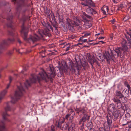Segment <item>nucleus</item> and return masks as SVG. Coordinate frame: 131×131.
I'll list each match as a JSON object with an SVG mask.
<instances>
[{
    "instance_id": "nucleus-27",
    "label": "nucleus",
    "mask_w": 131,
    "mask_h": 131,
    "mask_svg": "<svg viewBox=\"0 0 131 131\" xmlns=\"http://www.w3.org/2000/svg\"><path fill=\"white\" fill-rule=\"evenodd\" d=\"M109 107L111 109L112 111H113V112L114 111L116 110L114 104L113 103L110 104L109 105Z\"/></svg>"
},
{
    "instance_id": "nucleus-4",
    "label": "nucleus",
    "mask_w": 131,
    "mask_h": 131,
    "mask_svg": "<svg viewBox=\"0 0 131 131\" xmlns=\"http://www.w3.org/2000/svg\"><path fill=\"white\" fill-rule=\"evenodd\" d=\"M25 92L24 89L23 87L21 84L20 83V86H17V89L15 91L14 97L12 98L11 102L14 103L23 95Z\"/></svg>"
},
{
    "instance_id": "nucleus-44",
    "label": "nucleus",
    "mask_w": 131,
    "mask_h": 131,
    "mask_svg": "<svg viewBox=\"0 0 131 131\" xmlns=\"http://www.w3.org/2000/svg\"><path fill=\"white\" fill-rule=\"evenodd\" d=\"M92 13L91 14L93 15V14H95L96 13V12L93 9H92Z\"/></svg>"
},
{
    "instance_id": "nucleus-19",
    "label": "nucleus",
    "mask_w": 131,
    "mask_h": 131,
    "mask_svg": "<svg viewBox=\"0 0 131 131\" xmlns=\"http://www.w3.org/2000/svg\"><path fill=\"white\" fill-rule=\"evenodd\" d=\"M113 112V119L114 121H116L119 117V111L118 110H116Z\"/></svg>"
},
{
    "instance_id": "nucleus-40",
    "label": "nucleus",
    "mask_w": 131,
    "mask_h": 131,
    "mask_svg": "<svg viewBox=\"0 0 131 131\" xmlns=\"http://www.w3.org/2000/svg\"><path fill=\"white\" fill-rule=\"evenodd\" d=\"M88 65L87 63L86 62H84L83 63H82V65L84 69V67L87 66Z\"/></svg>"
},
{
    "instance_id": "nucleus-20",
    "label": "nucleus",
    "mask_w": 131,
    "mask_h": 131,
    "mask_svg": "<svg viewBox=\"0 0 131 131\" xmlns=\"http://www.w3.org/2000/svg\"><path fill=\"white\" fill-rule=\"evenodd\" d=\"M5 123L3 121L0 123V131H5Z\"/></svg>"
},
{
    "instance_id": "nucleus-5",
    "label": "nucleus",
    "mask_w": 131,
    "mask_h": 131,
    "mask_svg": "<svg viewBox=\"0 0 131 131\" xmlns=\"http://www.w3.org/2000/svg\"><path fill=\"white\" fill-rule=\"evenodd\" d=\"M125 37L128 42H127L125 40L123 39L122 42V46L121 47L124 53L129 51L131 46V39H130L127 35H125Z\"/></svg>"
},
{
    "instance_id": "nucleus-49",
    "label": "nucleus",
    "mask_w": 131,
    "mask_h": 131,
    "mask_svg": "<svg viewBox=\"0 0 131 131\" xmlns=\"http://www.w3.org/2000/svg\"><path fill=\"white\" fill-rule=\"evenodd\" d=\"M128 123V126L129 128H131V121H129Z\"/></svg>"
},
{
    "instance_id": "nucleus-42",
    "label": "nucleus",
    "mask_w": 131,
    "mask_h": 131,
    "mask_svg": "<svg viewBox=\"0 0 131 131\" xmlns=\"http://www.w3.org/2000/svg\"><path fill=\"white\" fill-rule=\"evenodd\" d=\"M50 9H49L46 11V13L48 16L50 15Z\"/></svg>"
},
{
    "instance_id": "nucleus-15",
    "label": "nucleus",
    "mask_w": 131,
    "mask_h": 131,
    "mask_svg": "<svg viewBox=\"0 0 131 131\" xmlns=\"http://www.w3.org/2000/svg\"><path fill=\"white\" fill-rule=\"evenodd\" d=\"M81 4L86 7H91L92 4L91 0H86L84 3L81 2Z\"/></svg>"
},
{
    "instance_id": "nucleus-7",
    "label": "nucleus",
    "mask_w": 131,
    "mask_h": 131,
    "mask_svg": "<svg viewBox=\"0 0 131 131\" xmlns=\"http://www.w3.org/2000/svg\"><path fill=\"white\" fill-rule=\"evenodd\" d=\"M69 69L73 73H74L76 70H78L79 69L76 64L70 62L68 67Z\"/></svg>"
},
{
    "instance_id": "nucleus-33",
    "label": "nucleus",
    "mask_w": 131,
    "mask_h": 131,
    "mask_svg": "<svg viewBox=\"0 0 131 131\" xmlns=\"http://www.w3.org/2000/svg\"><path fill=\"white\" fill-rule=\"evenodd\" d=\"M66 47L65 51H67L70 49L71 47V45L70 44H69L68 43L64 45V46L63 47V48H64V47Z\"/></svg>"
},
{
    "instance_id": "nucleus-11",
    "label": "nucleus",
    "mask_w": 131,
    "mask_h": 131,
    "mask_svg": "<svg viewBox=\"0 0 131 131\" xmlns=\"http://www.w3.org/2000/svg\"><path fill=\"white\" fill-rule=\"evenodd\" d=\"M5 109L6 112L3 113L2 114V116L3 119L6 120L7 119V116H8V115L7 114L6 112L7 111H10L11 109L10 106L8 105H7Z\"/></svg>"
},
{
    "instance_id": "nucleus-6",
    "label": "nucleus",
    "mask_w": 131,
    "mask_h": 131,
    "mask_svg": "<svg viewBox=\"0 0 131 131\" xmlns=\"http://www.w3.org/2000/svg\"><path fill=\"white\" fill-rule=\"evenodd\" d=\"M74 115V112L73 111L71 110L69 113L66 115L65 119L66 120H68L69 118V122L71 123L72 121Z\"/></svg>"
},
{
    "instance_id": "nucleus-41",
    "label": "nucleus",
    "mask_w": 131,
    "mask_h": 131,
    "mask_svg": "<svg viewBox=\"0 0 131 131\" xmlns=\"http://www.w3.org/2000/svg\"><path fill=\"white\" fill-rule=\"evenodd\" d=\"M82 124L81 126L79 127V129L81 130H83L84 128V124L81 123Z\"/></svg>"
},
{
    "instance_id": "nucleus-56",
    "label": "nucleus",
    "mask_w": 131,
    "mask_h": 131,
    "mask_svg": "<svg viewBox=\"0 0 131 131\" xmlns=\"http://www.w3.org/2000/svg\"><path fill=\"white\" fill-rule=\"evenodd\" d=\"M104 37H99L98 38V39H104Z\"/></svg>"
},
{
    "instance_id": "nucleus-61",
    "label": "nucleus",
    "mask_w": 131,
    "mask_h": 131,
    "mask_svg": "<svg viewBox=\"0 0 131 131\" xmlns=\"http://www.w3.org/2000/svg\"><path fill=\"white\" fill-rule=\"evenodd\" d=\"M100 33H98V34H96L95 35V36H96L97 35H100Z\"/></svg>"
},
{
    "instance_id": "nucleus-57",
    "label": "nucleus",
    "mask_w": 131,
    "mask_h": 131,
    "mask_svg": "<svg viewBox=\"0 0 131 131\" xmlns=\"http://www.w3.org/2000/svg\"><path fill=\"white\" fill-rule=\"evenodd\" d=\"M15 49L16 50V51H17V52H19V49Z\"/></svg>"
},
{
    "instance_id": "nucleus-39",
    "label": "nucleus",
    "mask_w": 131,
    "mask_h": 131,
    "mask_svg": "<svg viewBox=\"0 0 131 131\" xmlns=\"http://www.w3.org/2000/svg\"><path fill=\"white\" fill-rule=\"evenodd\" d=\"M59 20V23L63 22V18L62 17H59L58 18Z\"/></svg>"
},
{
    "instance_id": "nucleus-63",
    "label": "nucleus",
    "mask_w": 131,
    "mask_h": 131,
    "mask_svg": "<svg viewBox=\"0 0 131 131\" xmlns=\"http://www.w3.org/2000/svg\"><path fill=\"white\" fill-rule=\"evenodd\" d=\"M99 42H102L103 43H104L103 42V41H99Z\"/></svg>"
},
{
    "instance_id": "nucleus-59",
    "label": "nucleus",
    "mask_w": 131,
    "mask_h": 131,
    "mask_svg": "<svg viewBox=\"0 0 131 131\" xmlns=\"http://www.w3.org/2000/svg\"><path fill=\"white\" fill-rule=\"evenodd\" d=\"M113 1L114 3H117L115 1V0H113Z\"/></svg>"
},
{
    "instance_id": "nucleus-34",
    "label": "nucleus",
    "mask_w": 131,
    "mask_h": 131,
    "mask_svg": "<svg viewBox=\"0 0 131 131\" xmlns=\"http://www.w3.org/2000/svg\"><path fill=\"white\" fill-rule=\"evenodd\" d=\"M75 126V124L74 123H71L70 125V127H69L68 130L69 131H72L73 129V128Z\"/></svg>"
},
{
    "instance_id": "nucleus-8",
    "label": "nucleus",
    "mask_w": 131,
    "mask_h": 131,
    "mask_svg": "<svg viewBox=\"0 0 131 131\" xmlns=\"http://www.w3.org/2000/svg\"><path fill=\"white\" fill-rule=\"evenodd\" d=\"M63 122L59 121L57 125L58 127L60 128L62 130H66L68 127V125L67 124H63Z\"/></svg>"
},
{
    "instance_id": "nucleus-62",
    "label": "nucleus",
    "mask_w": 131,
    "mask_h": 131,
    "mask_svg": "<svg viewBox=\"0 0 131 131\" xmlns=\"http://www.w3.org/2000/svg\"><path fill=\"white\" fill-rule=\"evenodd\" d=\"M79 45V43H78L77 44H76V45H75V46H78Z\"/></svg>"
},
{
    "instance_id": "nucleus-22",
    "label": "nucleus",
    "mask_w": 131,
    "mask_h": 131,
    "mask_svg": "<svg viewBox=\"0 0 131 131\" xmlns=\"http://www.w3.org/2000/svg\"><path fill=\"white\" fill-rule=\"evenodd\" d=\"M129 90L126 89H124L123 90L122 92V94L124 95V96L126 98V97L128 96L129 94Z\"/></svg>"
},
{
    "instance_id": "nucleus-52",
    "label": "nucleus",
    "mask_w": 131,
    "mask_h": 131,
    "mask_svg": "<svg viewBox=\"0 0 131 131\" xmlns=\"http://www.w3.org/2000/svg\"><path fill=\"white\" fill-rule=\"evenodd\" d=\"M126 86L128 89V90H129L130 89V86L129 84H126Z\"/></svg>"
},
{
    "instance_id": "nucleus-51",
    "label": "nucleus",
    "mask_w": 131,
    "mask_h": 131,
    "mask_svg": "<svg viewBox=\"0 0 131 131\" xmlns=\"http://www.w3.org/2000/svg\"><path fill=\"white\" fill-rule=\"evenodd\" d=\"M17 41L19 44H20L22 43V42L19 38L17 39Z\"/></svg>"
},
{
    "instance_id": "nucleus-50",
    "label": "nucleus",
    "mask_w": 131,
    "mask_h": 131,
    "mask_svg": "<svg viewBox=\"0 0 131 131\" xmlns=\"http://www.w3.org/2000/svg\"><path fill=\"white\" fill-rule=\"evenodd\" d=\"M84 14L86 17H87V18H90V15H88L85 13H84Z\"/></svg>"
},
{
    "instance_id": "nucleus-26",
    "label": "nucleus",
    "mask_w": 131,
    "mask_h": 131,
    "mask_svg": "<svg viewBox=\"0 0 131 131\" xmlns=\"http://www.w3.org/2000/svg\"><path fill=\"white\" fill-rule=\"evenodd\" d=\"M88 59L89 62H90L91 65H92V64L94 62H96V60L95 59H94L93 58H90V55L88 56Z\"/></svg>"
},
{
    "instance_id": "nucleus-17",
    "label": "nucleus",
    "mask_w": 131,
    "mask_h": 131,
    "mask_svg": "<svg viewBox=\"0 0 131 131\" xmlns=\"http://www.w3.org/2000/svg\"><path fill=\"white\" fill-rule=\"evenodd\" d=\"M66 23L68 25V26H72L74 25V21H72L70 19L67 18L66 19Z\"/></svg>"
},
{
    "instance_id": "nucleus-16",
    "label": "nucleus",
    "mask_w": 131,
    "mask_h": 131,
    "mask_svg": "<svg viewBox=\"0 0 131 131\" xmlns=\"http://www.w3.org/2000/svg\"><path fill=\"white\" fill-rule=\"evenodd\" d=\"M10 86V84H9L8 85L6 89L3 91L1 93L0 95V102L1 100L4 97V96L6 94L7 92V89Z\"/></svg>"
},
{
    "instance_id": "nucleus-1",
    "label": "nucleus",
    "mask_w": 131,
    "mask_h": 131,
    "mask_svg": "<svg viewBox=\"0 0 131 131\" xmlns=\"http://www.w3.org/2000/svg\"><path fill=\"white\" fill-rule=\"evenodd\" d=\"M42 25L45 27L44 29L43 30H39V35H38L35 34L33 36H30L29 38H27V35L28 32L27 29L25 28L23 25V23L22 24L21 33L23 34V38L24 39L29 42H34L38 41L40 38L43 37V35L49 37L51 36L50 30H52V26L48 23H46L44 21L41 22Z\"/></svg>"
},
{
    "instance_id": "nucleus-21",
    "label": "nucleus",
    "mask_w": 131,
    "mask_h": 131,
    "mask_svg": "<svg viewBox=\"0 0 131 131\" xmlns=\"http://www.w3.org/2000/svg\"><path fill=\"white\" fill-rule=\"evenodd\" d=\"M13 18V16H10L8 17H7V19L9 21V24H8L7 25V26L9 27H12V22L11 20V19Z\"/></svg>"
},
{
    "instance_id": "nucleus-3",
    "label": "nucleus",
    "mask_w": 131,
    "mask_h": 131,
    "mask_svg": "<svg viewBox=\"0 0 131 131\" xmlns=\"http://www.w3.org/2000/svg\"><path fill=\"white\" fill-rule=\"evenodd\" d=\"M115 97L112 98V100L115 103L116 107L120 109L122 107V103L126 102V98L118 90L115 91Z\"/></svg>"
},
{
    "instance_id": "nucleus-32",
    "label": "nucleus",
    "mask_w": 131,
    "mask_h": 131,
    "mask_svg": "<svg viewBox=\"0 0 131 131\" xmlns=\"http://www.w3.org/2000/svg\"><path fill=\"white\" fill-rule=\"evenodd\" d=\"M87 127H88V129L93 128L92 124L91 121L87 123Z\"/></svg>"
},
{
    "instance_id": "nucleus-25",
    "label": "nucleus",
    "mask_w": 131,
    "mask_h": 131,
    "mask_svg": "<svg viewBox=\"0 0 131 131\" xmlns=\"http://www.w3.org/2000/svg\"><path fill=\"white\" fill-rule=\"evenodd\" d=\"M20 8L18 7L17 8V13L18 14L19 13H22V14H24L25 13L26 11H27V9L26 8L22 9H21V10H20Z\"/></svg>"
},
{
    "instance_id": "nucleus-54",
    "label": "nucleus",
    "mask_w": 131,
    "mask_h": 131,
    "mask_svg": "<svg viewBox=\"0 0 131 131\" xmlns=\"http://www.w3.org/2000/svg\"><path fill=\"white\" fill-rule=\"evenodd\" d=\"M89 129V131H95V130L93 128H92L90 129Z\"/></svg>"
},
{
    "instance_id": "nucleus-55",
    "label": "nucleus",
    "mask_w": 131,
    "mask_h": 131,
    "mask_svg": "<svg viewBox=\"0 0 131 131\" xmlns=\"http://www.w3.org/2000/svg\"><path fill=\"white\" fill-rule=\"evenodd\" d=\"M111 23H112L113 24H114L115 21V20L114 19H113L111 20Z\"/></svg>"
},
{
    "instance_id": "nucleus-18",
    "label": "nucleus",
    "mask_w": 131,
    "mask_h": 131,
    "mask_svg": "<svg viewBox=\"0 0 131 131\" xmlns=\"http://www.w3.org/2000/svg\"><path fill=\"white\" fill-rule=\"evenodd\" d=\"M74 25H75L77 26H79L81 24L80 21L79 20V19L76 17H74L73 18Z\"/></svg>"
},
{
    "instance_id": "nucleus-46",
    "label": "nucleus",
    "mask_w": 131,
    "mask_h": 131,
    "mask_svg": "<svg viewBox=\"0 0 131 131\" xmlns=\"http://www.w3.org/2000/svg\"><path fill=\"white\" fill-rule=\"evenodd\" d=\"M98 131H105L104 130V128L103 127H100Z\"/></svg>"
},
{
    "instance_id": "nucleus-35",
    "label": "nucleus",
    "mask_w": 131,
    "mask_h": 131,
    "mask_svg": "<svg viewBox=\"0 0 131 131\" xmlns=\"http://www.w3.org/2000/svg\"><path fill=\"white\" fill-rule=\"evenodd\" d=\"M128 122L129 121H127L126 119H124V118L122 121V123L123 124L122 125L124 126L127 124L128 125Z\"/></svg>"
},
{
    "instance_id": "nucleus-24",
    "label": "nucleus",
    "mask_w": 131,
    "mask_h": 131,
    "mask_svg": "<svg viewBox=\"0 0 131 131\" xmlns=\"http://www.w3.org/2000/svg\"><path fill=\"white\" fill-rule=\"evenodd\" d=\"M101 10L103 11V13L104 14H106V11L108 12V6H103V7L101 8Z\"/></svg>"
},
{
    "instance_id": "nucleus-23",
    "label": "nucleus",
    "mask_w": 131,
    "mask_h": 131,
    "mask_svg": "<svg viewBox=\"0 0 131 131\" xmlns=\"http://www.w3.org/2000/svg\"><path fill=\"white\" fill-rule=\"evenodd\" d=\"M107 119L108 124V126H110L112 124V121L111 119V116H110L109 114L108 115H107Z\"/></svg>"
},
{
    "instance_id": "nucleus-13",
    "label": "nucleus",
    "mask_w": 131,
    "mask_h": 131,
    "mask_svg": "<svg viewBox=\"0 0 131 131\" xmlns=\"http://www.w3.org/2000/svg\"><path fill=\"white\" fill-rule=\"evenodd\" d=\"M115 51L117 53L118 56L123 55L124 53L122 47H118L115 49Z\"/></svg>"
},
{
    "instance_id": "nucleus-45",
    "label": "nucleus",
    "mask_w": 131,
    "mask_h": 131,
    "mask_svg": "<svg viewBox=\"0 0 131 131\" xmlns=\"http://www.w3.org/2000/svg\"><path fill=\"white\" fill-rule=\"evenodd\" d=\"M127 34L129 35L130 38H131V30H130L129 31L127 32Z\"/></svg>"
},
{
    "instance_id": "nucleus-31",
    "label": "nucleus",
    "mask_w": 131,
    "mask_h": 131,
    "mask_svg": "<svg viewBox=\"0 0 131 131\" xmlns=\"http://www.w3.org/2000/svg\"><path fill=\"white\" fill-rule=\"evenodd\" d=\"M86 111L84 110L83 109H82L78 110L77 112V113L79 114V113H81L84 115V114H86Z\"/></svg>"
},
{
    "instance_id": "nucleus-47",
    "label": "nucleus",
    "mask_w": 131,
    "mask_h": 131,
    "mask_svg": "<svg viewBox=\"0 0 131 131\" xmlns=\"http://www.w3.org/2000/svg\"><path fill=\"white\" fill-rule=\"evenodd\" d=\"M90 33L89 32H86L84 36L87 37L90 35Z\"/></svg>"
},
{
    "instance_id": "nucleus-36",
    "label": "nucleus",
    "mask_w": 131,
    "mask_h": 131,
    "mask_svg": "<svg viewBox=\"0 0 131 131\" xmlns=\"http://www.w3.org/2000/svg\"><path fill=\"white\" fill-rule=\"evenodd\" d=\"M110 126H104V130L105 131H111Z\"/></svg>"
},
{
    "instance_id": "nucleus-28",
    "label": "nucleus",
    "mask_w": 131,
    "mask_h": 131,
    "mask_svg": "<svg viewBox=\"0 0 131 131\" xmlns=\"http://www.w3.org/2000/svg\"><path fill=\"white\" fill-rule=\"evenodd\" d=\"M91 7H85L86 12L89 14H91L92 13V8H91Z\"/></svg>"
},
{
    "instance_id": "nucleus-37",
    "label": "nucleus",
    "mask_w": 131,
    "mask_h": 131,
    "mask_svg": "<svg viewBox=\"0 0 131 131\" xmlns=\"http://www.w3.org/2000/svg\"><path fill=\"white\" fill-rule=\"evenodd\" d=\"M123 8V6L122 4H120L118 6V8L117 9V10H120L122 9Z\"/></svg>"
},
{
    "instance_id": "nucleus-64",
    "label": "nucleus",
    "mask_w": 131,
    "mask_h": 131,
    "mask_svg": "<svg viewBox=\"0 0 131 131\" xmlns=\"http://www.w3.org/2000/svg\"><path fill=\"white\" fill-rule=\"evenodd\" d=\"M93 41L92 40H89V42H92Z\"/></svg>"
},
{
    "instance_id": "nucleus-38",
    "label": "nucleus",
    "mask_w": 131,
    "mask_h": 131,
    "mask_svg": "<svg viewBox=\"0 0 131 131\" xmlns=\"http://www.w3.org/2000/svg\"><path fill=\"white\" fill-rule=\"evenodd\" d=\"M129 19V17L128 15L125 16L123 19V20L126 21V20H128Z\"/></svg>"
},
{
    "instance_id": "nucleus-58",
    "label": "nucleus",
    "mask_w": 131,
    "mask_h": 131,
    "mask_svg": "<svg viewBox=\"0 0 131 131\" xmlns=\"http://www.w3.org/2000/svg\"><path fill=\"white\" fill-rule=\"evenodd\" d=\"M80 42V43H79V45H81L83 43V42Z\"/></svg>"
},
{
    "instance_id": "nucleus-53",
    "label": "nucleus",
    "mask_w": 131,
    "mask_h": 131,
    "mask_svg": "<svg viewBox=\"0 0 131 131\" xmlns=\"http://www.w3.org/2000/svg\"><path fill=\"white\" fill-rule=\"evenodd\" d=\"M12 79H13L12 77H9V83H10L11 82Z\"/></svg>"
},
{
    "instance_id": "nucleus-30",
    "label": "nucleus",
    "mask_w": 131,
    "mask_h": 131,
    "mask_svg": "<svg viewBox=\"0 0 131 131\" xmlns=\"http://www.w3.org/2000/svg\"><path fill=\"white\" fill-rule=\"evenodd\" d=\"M125 117L124 118V119H126L127 121H128L130 119V115L129 113H127L125 114Z\"/></svg>"
},
{
    "instance_id": "nucleus-9",
    "label": "nucleus",
    "mask_w": 131,
    "mask_h": 131,
    "mask_svg": "<svg viewBox=\"0 0 131 131\" xmlns=\"http://www.w3.org/2000/svg\"><path fill=\"white\" fill-rule=\"evenodd\" d=\"M14 39H8L7 40H3L1 45H0V49L1 48L3 45H7L14 41Z\"/></svg>"
},
{
    "instance_id": "nucleus-14",
    "label": "nucleus",
    "mask_w": 131,
    "mask_h": 131,
    "mask_svg": "<svg viewBox=\"0 0 131 131\" xmlns=\"http://www.w3.org/2000/svg\"><path fill=\"white\" fill-rule=\"evenodd\" d=\"M104 59H106L108 62H109V61L112 59V57L108 51L105 52L103 55Z\"/></svg>"
},
{
    "instance_id": "nucleus-48",
    "label": "nucleus",
    "mask_w": 131,
    "mask_h": 131,
    "mask_svg": "<svg viewBox=\"0 0 131 131\" xmlns=\"http://www.w3.org/2000/svg\"><path fill=\"white\" fill-rule=\"evenodd\" d=\"M26 20V18L25 16H24V17H23L22 19H21V21H22L23 22H24Z\"/></svg>"
},
{
    "instance_id": "nucleus-2",
    "label": "nucleus",
    "mask_w": 131,
    "mask_h": 131,
    "mask_svg": "<svg viewBox=\"0 0 131 131\" xmlns=\"http://www.w3.org/2000/svg\"><path fill=\"white\" fill-rule=\"evenodd\" d=\"M47 73L44 70H42L41 72L39 73L38 76L36 75L35 74L32 75V78H30V81L27 80L24 83V85L25 87L27 88L30 86L31 83H35L38 80L39 81L42 80L46 82L48 81L49 80L52 81V78H54L55 74L54 73L53 68L50 66L47 69Z\"/></svg>"
},
{
    "instance_id": "nucleus-29",
    "label": "nucleus",
    "mask_w": 131,
    "mask_h": 131,
    "mask_svg": "<svg viewBox=\"0 0 131 131\" xmlns=\"http://www.w3.org/2000/svg\"><path fill=\"white\" fill-rule=\"evenodd\" d=\"M84 36H83L80 37L79 40V42L83 43L87 42V39H84Z\"/></svg>"
},
{
    "instance_id": "nucleus-12",
    "label": "nucleus",
    "mask_w": 131,
    "mask_h": 131,
    "mask_svg": "<svg viewBox=\"0 0 131 131\" xmlns=\"http://www.w3.org/2000/svg\"><path fill=\"white\" fill-rule=\"evenodd\" d=\"M89 116L86 114H84L82 118L79 121V124L80 125L81 124V123L84 124L86 120H89Z\"/></svg>"
},
{
    "instance_id": "nucleus-60",
    "label": "nucleus",
    "mask_w": 131,
    "mask_h": 131,
    "mask_svg": "<svg viewBox=\"0 0 131 131\" xmlns=\"http://www.w3.org/2000/svg\"><path fill=\"white\" fill-rule=\"evenodd\" d=\"M9 34L10 35H11L12 36H13V33H11V32H10Z\"/></svg>"
},
{
    "instance_id": "nucleus-43",
    "label": "nucleus",
    "mask_w": 131,
    "mask_h": 131,
    "mask_svg": "<svg viewBox=\"0 0 131 131\" xmlns=\"http://www.w3.org/2000/svg\"><path fill=\"white\" fill-rule=\"evenodd\" d=\"M51 129L52 131H55V127L53 125H51Z\"/></svg>"
},
{
    "instance_id": "nucleus-10",
    "label": "nucleus",
    "mask_w": 131,
    "mask_h": 131,
    "mask_svg": "<svg viewBox=\"0 0 131 131\" xmlns=\"http://www.w3.org/2000/svg\"><path fill=\"white\" fill-rule=\"evenodd\" d=\"M12 1L15 4L17 3V4L19 7L25 6L26 3L25 0H18V2H17L16 0H12Z\"/></svg>"
}]
</instances>
